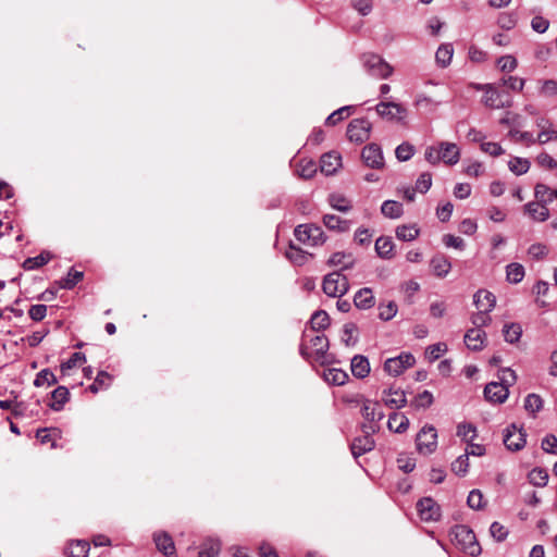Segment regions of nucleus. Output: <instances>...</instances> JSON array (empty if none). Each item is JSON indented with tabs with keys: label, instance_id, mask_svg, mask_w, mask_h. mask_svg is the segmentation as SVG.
Instances as JSON below:
<instances>
[{
	"label": "nucleus",
	"instance_id": "1",
	"mask_svg": "<svg viewBox=\"0 0 557 557\" xmlns=\"http://www.w3.org/2000/svg\"><path fill=\"white\" fill-rule=\"evenodd\" d=\"M473 298L479 311L472 314L471 322L474 325L473 329H482L483 326H487L492 321L488 312L494 309L496 298L491 292L484 289L478 290Z\"/></svg>",
	"mask_w": 557,
	"mask_h": 557
},
{
	"label": "nucleus",
	"instance_id": "2",
	"mask_svg": "<svg viewBox=\"0 0 557 557\" xmlns=\"http://www.w3.org/2000/svg\"><path fill=\"white\" fill-rule=\"evenodd\" d=\"M454 542L470 556L481 554V546L476 542L475 534L466 525H457L451 533Z\"/></svg>",
	"mask_w": 557,
	"mask_h": 557
},
{
	"label": "nucleus",
	"instance_id": "3",
	"mask_svg": "<svg viewBox=\"0 0 557 557\" xmlns=\"http://www.w3.org/2000/svg\"><path fill=\"white\" fill-rule=\"evenodd\" d=\"M348 288V280L339 271H334L323 277L322 289L329 297H342Z\"/></svg>",
	"mask_w": 557,
	"mask_h": 557
},
{
	"label": "nucleus",
	"instance_id": "4",
	"mask_svg": "<svg viewBox=\"0 0 557 557\" xmlns=\"http://www.w3.org/2000/svg\"><path fill=\"white\" fill-rule=\"evenodd\" d=\"M294 234L299 242L311 246L322 245L326 239L322 228L315 224L298 225Z\"/></svg>",
	"mask_w": 557,
	"mask_h": 557
},
{
	"label": "nucleus",
	"instance_id": "5",
	"mask_svg": "<svg viewBox=\"0 0 557 557\" xmlns=\"http://www.w3.org/2000/svg\"><path fill=\"white\" fill-rule=\"evenodd\" d=\"M310 344L311 350L309 351L308 346L301 345L300 354L307 359H313L314 361L323 363L326 351L329 349L327 337L323 334L314 335L310 339Z\"/></svg>",
	"mask_w": 557,
	"mask_h": 557
},
{
	"label": "nucleus",
	"instance_id": "6",
	"mask_svg": "<svg viewBox=\"0 0 557 557\" xmlns=\"http://www.w3.org/2000/svg\"><path fill=\"white\" fill-rule=\"evenodd\" d=\"M362 61L367 72L374 77L387 78L393 73V67L377 54L364 53Z\"/></svg>",
	"mask_w": 557,
	"mask_h": 557
},
{
	"label": "nucleus",
	"instance_id": "7",
	"mask_svg": "<svg viewBox=\"0 0 557 557\" xmlns=\"http://www.w3.org/2000/svg\"><path fill=\"white\" fill-rule=\"evenodd\" d=\"M362 430L364 435L356 437L350 445L351 453L356 458L373 449L374 441L371 434L379 431V426L376 424H363Z\"/></svg>",
	"mask_w": 557,
	"mask_h": 557
},
{
	"label": "nucleus",
	"instance_id": "8",
	"mask_svg": "<svg viewBox=\"0 0 557 557\" xmlns=\"http://www.w3.org/2000/svg\"><path fill=\"white\" fill-rule=\"evenodd\" d=\"M372 124L364 117L354 119L347 126V137L350 141L362 144L370 138Z\"/></svg>",
	"mask_w": 557,
	"mask_h": 557
},
{
	"label": "nucleus",
	"instance_id": "9",
	"mask_svg": "<svg viewBox=\"0 0 557 557\" xmlns=\"http://www.w3.org/2000/svg\"><path fill=\"white\" fill-rule=\"evenodd\" d=\"M417 449L420 454L429 455L437 447V432L433 425L423 426L416 437Z\"/></svg>",
	"mask_w": 557,
	"mask_h": 557
},
{
	"label": "nucleus",
	"instance_id": "10",
	"mask_svg": "<svg viewBox=\"0 0 557 557\" xmlns=\"http://www.w3.org/2000/svg\"><path fill=\"white\" fill-rule=\"evenodd\" d=\"M416 362L414 357L409 352H404L395 358H389L384 363V371L389 375L398 376L406 369L413 367Z\"/></svg>",
	"mask_w": 557,
	"mask_h": 557
},
{
	"label": "nucleus",
	"instance_id": "11",
	"mask_svg": "<svg viewBox=\"0 0 557 557\" xmlns=\"http://www.w3.org/2000/svg\"><path fill=\"white\" fill-rule=\"evenodd\" d=\"M527 434L522 428H517L516 424H510L504 435V444L507 449L511 451L521 450L527 443Z\"/></svg>",
	"mask_w": 557,
	"mask_h": 557
},
{
	"label": "nucleus",
	"instance_id": "12",
	"mask_svg": "<svg viewBox=\"0 0 557 557\" xmlns=\"http://www.w3.org/2000/svg\"><path fill=\"white\" fill-rule=\"evenodd\" d=\"M361 158L372 169H381L384 165L381 147L376 144L367 145L361 151Z\"/></svg>",
	"mask_w": 557,
	"mask_h": 557
},
{
	"label": "nucleus",
	"instance_id": "13",
	"mask_svg": "<svg viewBox=\"0 0 557 557\" xmlns=\"http://www.w3.org/2000/svg\"><path fill=\"white\" fill-rule=\"evenodd\" d=\"M417 508L421 519L424 521H435L441 517L440 506L430 497L420 499Z\"/></svg>",
	"mask_w": 557,
	"mask_h": 557
},
{
	"label": "nucleus",
	"instance_id": "14",
	"mask_svg": "<svg viewBox=\"0 0 557 557\" xmlns=\"http://www.w3.org/2000/svg\"><path fill=\"white\" fill-rule=\"evenodd\" d=\"M375 110L381 117L387 120H395L396 117L401 120L407 112L399 103L384 101L376 104Z\"/></svg>",
	"mask_w": 557,
	"mask_h": 557
},
{
	"label": "nucleus",
	"instance_id": "15",
	"mask_svg": "<svg viewBox=\"0 0 557 557\" xmlns=\"http://www.w3.org/2000/svg\"><path fill=\"white\" fill-rule=\"evenodd\" d=\"M508 388L497 382H491L484 388V396L491 403L503 404L508 398Z\"/></svg>",
	"mask_w": 557,
	"mask_h": 557
},
{
	"label": "nucleus",
	"instance_id": "16",
	"mask_svg": "<svg viewBox=\"0 0 557 557\" xmlns=\"http://www.w3.org/2000/svg\"><path fill=\"white\" fill-rule=\"evenodd\" d=\"M486 333L482 329H470L465 334V344L471 350L479 351L485 346Z\"/></svg>",
	"mask_w": 557,
	"mask_h": 557
},
{
	"label": "nucleus",
	"instance_id": "17",
	"mask_svg": "<svg viewBox=\"0 0 557 557\" xmlns=\"http://www.w3.org/2000/svg\"><path fill=\"white\" fill-rule=\"evenodd\" d=\"M153 541L159 552L166 557H175L176 548L173 539L166 532H159L153 535Z\"/></svg>",
	"mask_w": 557,
	"mask_h": 557
},
{
	"label": "nucleus",
	"instance_id": "18",
	"mask_svg": "<svg viewBox=\"0 0 557 557\" xmlns=\"http://www.w3.org/2000/svg\"><path fill=\"white\" fill-rule=\"evenodd\" d=\"M441 151V161L446 164L454 165L460 159V150L454 143L442 141L438 145Z\"/></svg>",
	"mask_w": 557,
	"mask_h": 557
},
{
	"label": "nucleus",
	"instance_id": "19",
	"mask_svg": "<svg viewBox=\"0 0 557 557\" xmlns=\"http://www.w3.org/2000/svg\"><path fill=\"white\" fill-rule=\"evenodd\" d=\"M361 413L370 424H375L384 418V413L380 410V404L370 399L363 401Z\"/></svg>",
	"mask_w": 557,
	"mask_h": 557
},
{
	"label": "nucleus",
	"instance_id": "20",
	"mask_svg": "<svg viewBox=\"0 0 557 557\" xmlns=\"http://www.w3.org/2000/svg\"><path fill=\"white\" fill-rule=\"evenodd\" d=\"M524 212L534 221L544 222L549 218V210L546 205L539 201H531L524 206Z\"/></svg>",
	"mask_w": 557,
	"mask_h": 557
},
{
	"label": "nucleus",
	"instance_id": "21",
	"mask_svg": "<svg viewBox=\"0 0 557 557\" xmlns=\"http://www.w3.org/2000/svg\"><path fill=\"white\" fill-rule=\"evenodd\" d=\"M342 166V158L338 153L327 152L321 157L320 168L321 172L326 175L334 174Z\"/></svg>",
	"mask_w": 557,
	"mask_h": 557
},
{
	"label": "nucleus",
	"instance_id": "22",
	"mask_svg": "<svg viewBox=\"0 0 557 557\" xmlns=\"http://www.w3.org/2000/svg\"><path fill=\"white\" fill-rule=\"evenodd\" d=\"M478 89L484 90L483 102L486 107L499 109L509 106V103L502 101L499 92L492 85H484L478 87Z\"/></svg>",
	"mask_w": 557,
	"mask_h": 557
},
{
	"label": "nucleus",
	"instance_id": "23",
	"mask_svg": "<svg viewBox=\"0 0 557 557\" xmlns=\"http://www.w3.org/2000/svg\"><path fill=\"white\" fill-rule=\"evenodd\" d=\"M383 401L389 408H403L407 404L405 392L401 389L389 388L383 392Z\"/></svg>",
	"mask_w": 557,
	"mask_h": 557
},
{
	"label": "nucleus",
	"instance_id": "24",
	"mask_svg": "<svg viewBox=\"0 0 557 557\" xmlns=\"http://www.w3.org/2000/svg\"><path fill=\"white\" fill-rule=\"evenodd\" d=\"M354 304L358 309L367 310L375 305L372 289L369 287L361 288L354 297Z\"/></svg>",
	"mask_w": 557,
	"mask_h": 557
},
{
	"label": "nucleus",
	"instance_id": "25",
	"mask_svg": "<svg viewBox=\"0 0 557 557\" xmlns=\"http://www.w3.org/2000/svg\"><path fill=\"white\" fill-rule=\"evenodd\" d=\"M322 221L325 227L329 228L330 231L344 233L349 231L350 228V222L348 220H343L335 214H325Z\"/></svg>",
	"mask_w": 557,
	"mask_h": 557
},
{
	"label": "nucleus",
	"instance_id": "26",
	"mask_svg": "<svg viewBox=\"0 0 557 557\" xmlns=\"http://www.w3.org/2000/svg\"><path fill=\"white\" fill-rule=\"evenodd\" d=\"M355 264V258L351 253H346L343 251H338L333 253L329 260V267H341V270H346L352 268Z\"/></svg>",
	"mask_w": 557,
	"mask_h": 557
},
{
	"label": "nucleus",
	"instance_id": "27",
	"mask_svg": "<svg viewBox=\"0 0 557 557\" xmlns=\"http://www.w3.org/2000/svg\"><path fill=\"white\" fill-rule=\"evenodd\" d=\"M351 372L358 379H364L370 373V363L364 356L357 355L351 359Z\"/></svg>",
	"mask_w": 557,
	"mask_h": 557
},
{
	"label": "nucleus",
	"instance_id": "28",
	"mask_svg": "<svg viewBox=\"0 0 557 557\" xmlns=\"http://www.w3.org/2000/svg\"><path fill=\"white\" fill-rule=\"evenodd\" d=\"M387 426L395 433H404L409 428V419L399 412H393L389 414Z\"/></svg>",
	"mask_w": 557,
	"mask_h": 557
},
{
	"label": "nucleus",
	"instance_id": "29",
	"mask_svg": "<svg viewBox=\"0 0 557 557\" xmlns=\"http://www.w3.org/2000/svg\"><path fill=\"white\" fill-rule=\"evenodd\" d=\"M70 392L65 386H58L52 393L51 398L52 401L49 404V407L55 411H59L63 408L64 404L69 400Z\"/></svg>",
	"mask_w": 557,
	"mask_h": 557
},
{
	"label": "nucleus",
	"instance_id": "30",
	"mask_svg": "<svg viewBox=\"0 0 557 557\" xmlns=\"http://www.w3.org/2000/svg\"><path fill=\"white\" fill-rule=\"evenodd\" d=\"M555 196H557V190H552L547 185L543 183H537L535 185L534 197L536 201L547 206L555 199Z\"/></svg>",
	"mask_w": 557,
	"mask_h": 557
},
{
	"label": "nucleus",
	"instance_id": "31",
	"mask_svg": "<svg viewBox=\"0 0 557 557\" xmlns=\"http://www.w3.org/2000/svg\"><path fill=\"white\" fill-rule=\"evenodd\" d=\"M89 552V543L86 541H73L66 549L65 555L67 557H87Z\"/></svg>",
	"mask_w": 557,
	"mask_h": 557
},
{
	"label": "nucleus",
	"instance_id": "32",
	"mask_svg": "<svg viewBox=\"0 0 557 557\" xmlns=\"http://www.w3.org/2000/svg\"><path fill=\"white\" fill-rule=\"evenodd\" d=\"M381 211L383 215L389 219H398L404 213L403 205L394 200L384 201L381 207Z\"/></svg>",
	"mask_w": 557,
	"mask_h": 557
},
{
	"label": "nucleus",
	"instance_id": "33",
	"mask_svg": "<svg viewBox=\"0 0 557 557\" xmlns=\"http://www.w3.org/2000/svg\"><path fill=\"white\" fill-rule=\"evenodd\" d=\"M323 376L327 383L338 386L344 385L348 380V374L346 371L335 368L325 370Z\"/></svg>",
	"mask_w": 557,
	"mask_h": 557
},
{
	"label": "nucleus",
	"instance_id": "34",
	"mask_svg": "<svg viewBox=\"0 0 557 557\" xmlns=\"http://www.w3.org/2000/svg\"><path fill=\"white\" fill-rule=\"evenodd\" d=\"M503 334L506 342L513 344L519 342L522 335V327L519 323H508L504 325Z\"/></svg>",
	"mask_w": 557,
	"mask_h": 557
},
{
	"label": "nucleus",
	"instance_id": "35",
	"mask_svg": "<svg viewBox=\"0 0 557 557\" xmlns=\"http://www.w3.org/2000/svg\"><path fill=\"white\" fill-rule=\"evenodd\" d=\"M431 267L434 274L438 277H442L449 272L451 264L445 257L438 256L431 260Z\"/></svg>",
	"mask_w": 557,
	"mask_h": 557
},
{
	"label": "nucleus",
	"instance_id": "36",
	"mask_svg": "<svg viewBox=\"0 0 557 557\" xmlns=\"http://www.w3.org/2000/svg\"><path fill=\"white\" fill-rule=\"evenodd\" d=\"M453 54L454 48L450 44L441 45L435 54L436 62L441 66L445 67L450 63Z\"/></svg>",
	"mask_w": 557,
	"mask_h": 557
},
{
	"label": "nucleus",
	"instance_id": "37",
	"mask_svg": "<svg viewBox=\"0 0 557 557\" xmlns=\"http://www.w3.org/2000/svg\"><path fill=\"white\" fill-rule=\"evenodd\" d=\"M420 230L416 224L400 225L396 228V236L398 239L410 242L419 236Z\"/></svg>",
	"mask_w": 557,
	"mask_h": 557
},
{
	"label": "nucleus",
	"instance_id": "38",
	"mask_svg": "<svg viewBox=\"0 0 557 557\" xmlns=\"http://www.w3.org/2000/svg\"><path fill=\"white\" fill-rule=\"evenodd\" d=\"M394 249V244L389 237H379L375 242V250L382 258H391Z\"/></svg>",
	"mask_w": 557,
	"mask_h": 557
},
{
	"label": "nucleus",
	"instance_id": "39",
	"mask_svg": "<svg viewBox=\"0 0 557 557\" xmlns=\"http://www.w3.org/2000/svg\"><path fill=\"white\" fill-rule=\"evenodd\" d=\"M112 376L108 372L100 371L97 377L95 379L94 383L89 385L88 389L91 393L96 394L101 389L108 388L110 386Z\"/></svg>",
	"mask_w": 557,
	"mask_h": 557
},
{
	"label": "nucleus",
	"instance_id": "40",
	"mask_svg": "<svg viewBox=\"0 0 557 557\" xmlns=\"http://www.w3.org/2000/svg\"><path fill=\"white\" fill-rule=\"evenodd\" d=\"M352 109H354V107H351V106H346V107L339 108L338 110L334 111L333 113H331L327 116L325 124L327 126H335L341 121L348 117L352 113Z\"/></svg>",
	"mask_w": 557,
	"mask_h": 557
},
{
	"label": "nucleus",
	"instance_id": "41",
	"mask_svg": "<svg viewBox=\"0 0 557 557\" xmlns=\"http://www.w3.org/2000/svg\"><path fill=\"white\" fill-rule=\"evenodd\" d=\"M221 544L215 540H207L201 545L198 557H216L220 553Z\"/></svg>",
	"mask_w": 557,
	"mask_h": 557
},
{
	"label": "nucleus",
	"instance_id": "42",
	"mask_svg": "<svg viewBox=\"0 0 557 557\" xmlns=\"http://www.w3.org/2000/svg\"><path fill=\"white\" fill-rule=\"evenodd\" d=\"M297 174L306 180H309L314 176L317 173V165L311 160H301L297 164Z\"/></svg>",
	"mask_w": 557,
	"mask_h": 557
},
{
	"label": "nucleus",
	"instance_id": "43",
	"mask_svg": "<svg viewBox=\"0 0 557 557\" xmlns=\"http://www.w3.org/2000/svg\"><path fill=\"white\" fill-rule=\"evenodd\" d=\"M329 202L332 208L342 212H348L352 208L351 202L341 194L331 195L329 197Z\"/></svg>",
	"mask_w": 557,
	"mask_h": 557
},
{
	"label": "nucleus",
	"instance_id": "44",
	"mask_svg": "<svg viewBox=\"0 0 557 557\" xmlns=\"http://www.w3.org/2000/svg\"><path fill=\"white\" fill-rule=\"evenodd\" d=\"M310 324L313 331L325 330L330 325V317L325 311H317L311 317Z\"/></svg>",
	"mask_w": 557,
	"mask_h": 557
},
{
	"label": "nucleus",
	"instance_id": "45",
	"mask_svg": "<svg viewBox=\"0 0 557 557\" xmlns=\"http://www.w3.org/2000/svg\"><path fill=\"white\" fill-rule=\"evenodd\" d=\"M506 276L510 283H520L524 277V268L520 263H510L507 265Z\"/></svg>",
	"mask_w": 557,
	"mask_h": 557
},
{
	"label": "nucleus",
	"instance_id": "46",
	"mask_svg": "<svg viewBox=\"0 0 557 557\" xmlns=\"http://www.w3.org/2000/svg\"><path fill=\"white\" fill-rule=\"evenodd\" d=\"M285 255L292 262H294L297 265H302L304 263L307 262L308 258L311 257V255L305 252L300 248H297L293 245L289 246Z\"/></svg>",
	"mask_w": 557,
	"mask_h": 557
},
{
	"label": "nucleus",
	"instance_id": "47",
	"mask_svg": "<svg viewBox=\"0 0 557 557\" xmlns=\"http://www.w3.org/2000/svg\"><path fill=\"white\" fill-rule=\"evenodd\" d=\"M543 408V399L537 394H529L524 400V409L533 417Z\"/></svg>",
	"mask_w": 557,
	"mask_h": 557
},
{
	"label": "nucleus",
	"instance_id": "48",
	"mask_svg": "<svg viewBox=\"0 0 557 557\" xmlns=\"http://www.w3.org/2000/svg\"><path fill=\"white\" fill-rule=\"evenodd\" d=\"M518 22L517 14L513 12H503L497 18V25L505 30L512 29Z\"/></svg>",
	"mask_w": 557,
	"mask_h": 557
},
{
	"label": "nucleus",
	"instance_id": "49",
	"mask_svg": "<svg viewBox=\"0 0 557 557\" xmlns=\"http://www.w3.org/2000/svg\"><path fill=\"white\" fill-rule=\"evenodd\" d=\"M508 166L516 175H522L529 171L530 161L528 159L515 157L508 162Z\"/></svg>",
	"mask_w": 557,
	"mask_h": 557
},
{
	"label": "nucleus",
	"instance_id": "50",
	"mask_svg": "<svg viewBox=\"0 0 557 557\" xmlns=\"http://www.w3.org/2000/svg\"><path fill=\"white\" fill-rule=\"evenodd\" d=\"M529 480L535 486H545L548 482V473L546 470L535 468L529 473Z\"/></svg>",
	"mask_w": 557,
	"mask_h": 557
},
{
	"label": "nucleus",
	"instance_id": "51",
	"mask_svg": "<svg viewBox=\"0 0 557 557\" xmlns=\"http://www.w3.org/2000/svg\"><path fill=\"white\" fill-rule=\"evenodd\" d=\"M57 382L55 375L49 369H44L36 375L34 385L40 387L45 384L54 385Z\"/></svg>",
	"mask_w": 557,
	"mask_h": 557
},
{
	"label": "nucleus",
	"instance_id": "52",
	"mask_svg": "<svg viewBox=\"0 0 557 557\" xmlns=\"http://www.w3.org/2000/svg\"><path fill=\"white\" fill-rule=\"evenodd\" d=\"M433 404V395L429 391H423L418 394L416 398L411 401V406L416 409L420 408H429Z\"/></svg>",
	"mask_w": 557,
	"mask_h": 557
},
{
	"label": "nucleus",
	"instance_id": "53",
	"mask_svg": "<svg viewBox=\"0 0 557 557\" xmlns=\"http://www.w3.org/2000/svg\"><path fill=\"white\" fill-rule=\"evenodd\" d=\"M83 272L71 269L66 277L61 281V287L65 289H72L78 282L83 280Z\"/></svg>",
	"mask_w": 557,
	"mask_h": 557
},
{
	"label": "nucleus",
	"instance_id": "54",
	"mask_svg": "<svg viewBox=\"0 0 557 557\" xmlns=\"http://www.w3.org/2000/svg\"><path fill=\"white\" fill-rule=\"evenodd\" d=\"M457 435L469 443L476 437V428L471 423L459 424L457 426Z\"/></svg>",
	"mask_w": 557,
	"mask_h": 557
},
{
	"label": "nucleus",
	"instance_id": "55",
	"mask_svg": "<svg viewBox=\"0 0 557 557\" xmlns=\"http://www.w3.org/2000/svg\"><path fill=\"white\" fill-rule=\"evenodd\" d=\"M397 313V305L395 301H389L387 305L379 306V318L383 321L393 319Z\"/></svg>",
	"mask_w": 557,
	"mask_h": 557
},
{
	"label": "nucleus",
	"instance_id": "56",
	"mask_svg": "<svg viewBox=\"0 0 557 557\" xmlns=\"http://www.w3.org/2000/svg\"><path fill=\"white\" fill-rule=\"evenodd\" d=\"M469 468V457L463 454L451 463V471L457 475H465Z\"/></svg>",
	"mask_w": 557,
	"mask_h": 557
},
{
	"label": "nucleus",
	"instance_id": "57",
	"mask_svg": "<svg viewBox=\"0 0 557 557\" xmlns=\"http://www.w3.org/2000/svg\"><path fill=\"white\" fill-rule=\"evenodd\" d=\"M50 260L49 253H40L37 257L28 258L24 261L23 267L26 270H33L45 265Z\"/></svg>",
	"mask_w": 557,
	"mask_h": 557
},
{
	"label": "nucleus",
	"instance_id": "58",
	"mask_svg": "<svg viewBox=\"0 0 557 557\" xmlns=\"http://www.w3.org/2000/svg\"><path fill=\"white\" fill-rule=\"evenodd\" d=\"M57 429H39L36 433V437L40 441L41 444L51 443V447H55V438Z\"/></svg>",
	"mask_w": 557,
	"mask_h": 557
},
{
	"label": "nucleus",
	"instance_id": "59",
	"mask_svg": "<svg viewBox=\"0 0 557 557\" xmlns=\"http://www.w3.org/2000/svg\"><path fill=\"white\" fill-rule=\"evenodd\" d=\"M447 351V345L445 343H437L426 348L425 356L430 361H435L440 358L441 354Z\"/></svg>",
	"mask_w": 557,
	"mask_h": 557
},
{
	"label": "nucleus",
	"instance_id": "60",
	"mask_svg": "<svg viewBox=\"0 0 557 557\" xmlns=\"http://www.w3.org/2000/svg\"><path fill=\"white\" fill-rule=\"evenodd\" d=\"M498 379L500 384H504L505 387H509L516 383L517 375L513 370L509 368H504L499 371Z\"/></svg>",
	"mask_w": 557,
	"mask_h": 557
},
{
	"label": "nucleus",
	"instance_id": "61",
	"mask_svg": "<svg viewBox=\"0 0 557 557\" xmlns=\"http://www.w3.org/2000/svg\"><path fill=\"white\" fill-rule=\"evenodd\" d=\"M467 503H468L469 507L472 509H475V510L482 509L484 507V504H483V494L481 493V491L480 490L471 491L468 496Z\"/></svg>",
	"mask_w": 557,
	"mask_h": 557
},
{
	"label": "nucleus",
	"instance_id": "62",
	"mask_svg": "<svg viewBox=\"0 0 557 557\" xmlns=\"http://www.w3.org/2000/svg\"><path fill=\"white\" fill-rule=\"evenodd\" d=\"M413 151H414V149H413L412 145H410L408 143H404L396 148L395 153H396V158L399 161H407L412 157Z\"/></svg>",
	"mask_w": 557,
	"mask_h": 557
},
{
	"label": "nucleus",
	"instance_id": "63",
	"mask_svg": "<svg viewBox=\"0 0 557 557\" xmlns=\"http://www.w3.org/2000/svg\"><path fill=\"white\" fill-rule=\"evenodd\" d=\"M432 185V175L429 172L422 173L416 182V190L426 193Z\"/></svg>",
	"mask_w": 557,
	"mask_h": 557
},
{
	"label": "nucleus",
	"instance_id": "64",
	"mask_svg": "<svg viewBox=\"0 0 557 557\" xmlns=\"http://www.w3.org/2000/svg\"><path fill=\"white\" fill-rule=\"evenodd\" d=\"M542 449L549 454H557V437L553 434L546 435L542 440Z\"/></svg>",
	"mask_w": 557,
	"mask_h": 557
}]
</instances>
